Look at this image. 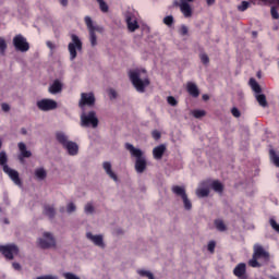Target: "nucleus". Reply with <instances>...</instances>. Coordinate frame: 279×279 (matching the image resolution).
Here are the masks:
<instances>
[{
    "instance_id": "f257e3e1",
    "label": "nucleus",
    "mask_w": 279,
    "mask_h": 279,
    "mask_svg": "<svg viewBox=\"0 0 279 279\" xmlns=\"http://www.w3.org/2000/svg\"><path fill=\"white\" fill-rule=\"evenodd\" d=\"M125 149L130 151L131 156L133 158H136L135 160V171L137 173H145V169H147V159L145 158V154L140 148L134 147V145L126 143Z\"/></svg>"
},
{
    "instance_id": "f03ea898",
    "label": "nucleus",
    "mask_w": 279,
    "mask_h": 279,
    "mask_svg": "<svg viewBox=\"0 0 279 279\" xmlns=\"http://www.w3.org/2000/svg\"><path fill=\"white\" fill-rule=\"evenodd\" d=\"M56 138L60 145H62L63 149H66L69 156H77L80 151V146L77 143L69 141V136L63 132H57Z\"/></svg>"
},
{
    "instance_id": "7ed1b4c3",
    "label": "nucleus",
    "mask_w": 279,
    "mask_h": 279,
    "mask_svg": "<svg viewBox=\"0 0 279 279\" xmlns=\"http://www.w3.org/2000/svg\"><path fill=\"white\" fill-rule=\"evenodd\" d=\"M129 77L137 93H144L149 85V78L142 80L138 71H131Z\"/></svg>"
},
{
    "instance_id": "20e7f679",
    "label": "nucleus",
    "mask_w": 279,
    "mask_h": 279,
    "mask_svg": "<svg viewBox=\"0 0 279 279\" xmlns=\"http://www.w3.org/2000/svg\"><path fill=\"white\" fill-rule=\"evenodd\" d=\"M71 40L72 41L68 45V50L70 53V60L73 62V60L77 58V51H82L83 44L80 37L75 34L71 35Z\"/></svg>"
},
{
    "instance_id": "39448f33",
    "label": "nucleus",
    "mask_w": 279,
    "mask_h": 279,
    "mask_svg": "<svg viewBox=\"0 0 279 279\" xmlns=\"http://www.w3.org/2000/svg\"><path fill=\"white\" fill-rule=\"evenodd\" d=\"M172 193L178 197H181V199L183 201L185 210H191V208H193V204L191 203V199H189V195H186V189H184V186H180V185L172 186Z\"/></svg>"
},
{
    "instance_id": "423d86ee",
    "label": "nucleus",
    "mask_w": 279,
    "mask_h": 279,
    "mask_svg": "<svg viewBox=\"0 0 279 279\" xmlns=\"http://www.w3.org/2000/svg\"><path fill=\"white\" fill-rule=\"evenodd\" d=\"M81 123L83 128H97L99 125V119H97V113L95 111H89L87 114L81 116Z\"/></svg>"
},
{
    "instance_id": "0eeeda50",
    "label": "nucleus",
    "mask_w": 279,
    "mask_h": 279,
    "mask_svg": "<svg viewBox=\"0 0 279 279\" xmlns=\"http://www.w3.org/2000/svg\"><path fill=\"white\" fill-rule=\"evenodd\" d=\"M0 253L7 260H14V256L19 255V246L16 244L0 245Z\"/></svg>"
},
{
    "instance_id": "6e6552de",
    "label": "nucleus",
    "mask_w": 279,
    "mask_h": 279,
    "mask_svg": "<svg viewBox=\"0 0 279 279\" xmlns=\"http://www.w3.org/2000/svg\"><path fill=\"white\" fill-rule=\"evenodd\" d=\"M84 21L89 31L90 45L92 47H95L97 45V35L95 32H99V28L93 24V19H90V16H85Z\"/></svg>"
},
{
    "instance_id": "1a4fd4ad",
    "label": "nucleus",
    "mask_w": 279,
    "mask_h": 279,
    "mask_svg": "<svg viewBox=\"0 0 279 279\" xmlns=\"http://www.w3.org/2000/svg\"><path fill=\"white\" fill-rule=\"evenodd\" d=\"M37 108L43 112H49L51 110H56L58 108V102L53 99L44 98L37 101Z\"/></svg>"
},
{
    "instance_id": "9d476101",
    "label": "nucleus",
    "mask_w": 279,
    "mask_h": 279,
    "mask_svg": "<svg viewBox=\"0 0 279 279\" xmlns=\"http://www.w3.org/2000/svg\"><path fill=\"white\" fill-rule=\"evenodd\" d=\"M13 45L16 51H21L22 53L29 51V43H27V39L23 35H16L13 38Z\"/></svg>"
},
{
    "instance_id": "9b49d317",
    "label": "nucleus",
    "mask_w": 279,
    "mask_h": 279,
    "mask_svg": "<svg viewBox=\"0 0 279 279\" xmlns=\"http://www.w3.org/2000/svg\"><path fill=\"white\" fill-rule=\"evenodd\" d=\"M38 243L41 250H49V247H56V239L50 232H45L44 238L39 239Z\"/></svg>"
},
{
    "instance_id": "f8f14e48",
    "label": "nucleus",
    "mask_w": 279,
    "mask_h": 279,
    "mask_svg": "<svg viewBox=\"0 0 279 279\" xmlns=\"http://www.w3.org/2000/svg\"><path fill=\"white\" fill-rule=\"evenodd\" d=\"M78 106L80 108H83L84 106H88L89 108H93V106H95V94L82 93Z\"/></svg>"
},
{
    "instance_id": "ddd939ff",
    "label": "nucleus",
    "mask_w": 279,
    "mask_h": 279,
    "mask_svg": "<svg viewBox=\"0 0 279 279\" xmlns=\"http://www.w3.org/2000/svg\"><path fill=\"white\" fill-rule=\"evenodd\" d=\"M3 171L7 173V175H9V178H11L14 184H16L17 186H21L23 184V182L21 181V177H19V171L10 168V166H4Z\"/></svg>"
},
{
    "instance_id": "4468645a",
    "label": "nucleus",
    "mask_w": 279,
    "mask_h": 279,
    "mask_svg": "<svg viewBox=\"0 0 279 279\" xmlns=\"http://www.w3.org/2000/svg\"><path fill=\"white\" fill-rule=\"evenodd\" d=\"M125 22L128 25V29L130 32H136L138 29V21H136V17L132 13H126L125 14Z\"/></svg>"
},
{
    "instance_id": "2eb2a0df",
    "label": "nucleus",
    "mask_w": 279,
    "mask_h": 279,
    "mask_svg": "<svg viewBox=\"0 0 279 279\" xmlns=\"http://www.w3.org/2000/svg\"><path fill=\"white\" fill-rule=\"evenodd\" d=\"M253 256H255V258H264L265 260H269V253L265 251V248H263L260 244L254 245Z\"/></svg>"
},
{
    "instance_id": "dca6fc26",
    "label": "nucleus",
    "mask_w": 279,
    "mask_h": 279,
    "mask_svg": "<svg viewBox=\"0 0 279 279\" xmlns=\"http://www.w3.org/2000/svg\"><path fill=\"white\" fill-rule=\"evenodd\" d=\"M167 151V146H165L163 144L155 147L153 149V156L155 160H161L162 156H165V153Z\"/></svg>"
},
{
    "instance_id": "f3484780",
    "label": "nucleus",
    "mask_w": 279,
    "mask_h": 279,
    "mask_svg": "<svg viewBox=\"0 0 279 279\" xmlns=\"http://www.w3.org/2000/svg\"><path fill=\"white\" fill-rule=\"evenodd\" d=\"M246 271H247V265H245V263H240L233 269V275L236 276V278H243Z\"/></svg>"
},
{
    "instance_id": "a211bd4d",
    "label": "nucleus",
    "mask_w": 279,
    "mask_h": 279,
    "mask_svg": "<svg viewBox=\"0 0 279 279\" xmlns=\"http://www.w3.org/2000/svg\"><path fill=\"white\" fill-rule=\"evenodd\" d=\"M17 147L20 149V160H23V158H32V151L27 150V146L25 145V143L20 142L17 144Z\"/></svg>"
},
{
    "instance_id": "6ab92c4d",
    "label": "nucleus",
    "mask_w": 279,
    "mask_h": 279,
    "mask_svg": "<svg viewBox=\"0 0 279 279\" xmlns=\"http://www.w3.org/2000/svg\"><path fill=\"white\" fill-rule=\"evenodd\" d=\"M48 90L51 95H58V93H62V82H60V80H54Z\"/></svg>"
},
{
    "instance_id": "aec40b11",
    "label": "nucleus",
    "mask_w": 279,
    "mask_h": 279,
    "mask_svg": "<svg viewBox=\"0 0 279 279\" xmlns=\"http://www.w3.org/2000/svg\"><path fill=\"white\" fill-rule=\"evenodd\" d=\"M186 90L191 97L197 98L199 97V88H197V85L193 82H189L186 86Z\"/></svg>"
},
{
    "instance_id": "412c9836",
    "label": "nucleus",
    "mask_w": 279,
    "mask_h": 279,
    "mask_svg": "<svg viewBox=\"0 0 279 279\" xmlns=\"http://www.w3.org/2000/svg\"><path fill=\"white\" fill-rule=\"evenodd\" d=\"M180 10L185 19L193 16V10L191 9V4H189V2H182Z\"/></svg>"
},
{
    "instance_id": "4be33fe9",
    "label": "nucleus",
    "mask_w": 279,
    "mask_h": 279,
    "mask_svg": "<svg viewBox=\"0 0 279 279\" xmlns=\"http://www.w3.org/2000/svg\"><path fill=\"white\" fill-rule=\"evenodd\" d=\"M86 236H87V239H89V241H93L94 244H96L98 247H104V236L93 235V233H90V232H87Z\"/></svg>"
},
{
    "instance_id": "5701e85b",
    "label": "nucleus",
    "mask_w": 279,
    "mask_h": 279,
    "mask_svg": "<svg viewBox=\"0 0 279 279\" xmlns=\"http://www.w3.org/2000/svg\"><path fill=\"white\" fill-rule=\"evenodd\" d=\"M107 175H109V178H111V180H114V182H117L118 178L117 174L112 171V165L108 161H105L102 165Z\"/></svg>"
},
{
    "instance_id": "b1692460",
    "label": "nucleus",
    "mask_w": 279,
    "mask_h": 279,
    "mask_svg": "<svg viewBox=\"0 0 279 279\" xmlns=\"http://www.w3.org/2000/svg\"><path fill=\"white\" fill-rule=\"evenodd\" d=\"M210 189L215 191V193H219V195H221L223 193V183H221V181L219 180H214L210 183Z\"/></svg>"
},
{
    "instance_id": "393cba45",
    "label": "nucleus",
    "mask_w": 279,
    "mask_h": 279,
    "mask_svg": "<svg viewBox=\"0 0 279 279\" xmlns=\"http://www.w3.org/2000/svg\"><path fill=\"white\" fill-rule=\"evenodd\" d=\"M44 215L49 217V219H53V217H56V208H53L51 205H45Z\"/></svg>"
},
{
    "instance_id": "a878e982",
    "label": "nucleus",
    "mask_w": 279,
    "mask_h": 279,
    "mask_svg": "<svg viewBox=\"0 0 279 279\" xmlns=\"http://www.w3.org/2000/svg\"><path fill=\"white\" fill-rule=\"evenodd\" d=\"M250 86L252 90L256 93V95L263 93V88H260V85L258 84V82L255 81V78H250Z\"/></svg>"
},
{
    "instance_id": "bb28decb",
    "label": "nucleus",
    "mask_w": 279,
    "mask_h": 279,
    "mask_svg": "<svg viewBox=\"0 0 279 279\" xmlns=\"http://www.w3.org/2000/svg\"><path fill=\"white\" fill-rule=\"evenodd\" d=\"M255 98L262 108H267V96L265 94H256Z\"/></svg>"
},
{
    "instance_id": "cd10ccee",
    "label": "nucleus",
    "mask_w": 279,
    "mask_h": 279,
    "mask_svg": "<svg viewBox=\"0 0 279 279\" xmlns=\"http://www.w3.org/2000/svg\"><path fill=\"white\" fill-rule=\"evenodd\" d=\"M0 166L2 167L3 171L5 170V167L8 166V154L5 151L0 153Z\"/></svg>"
},
{
    "instance_id": "c85d7f7f",
    "label": "nucleus",
    "mask_w": 279,
    "mask_h": 279,
    "mask_svg": "<svg viewBox=\"0 0 279 279\" xmlns=\"http://www.w3.org/2000/svg\"><path fill=\"white\" fill-rule=\"evenodd\" d=\"M35 175L37 180H45L47 178V171L44 168H37L35 170Z\"/></svg>"
},
{
    "instance_id": "c756f323",
    "label": "nucleus",
    "mask_w": 279,
    "mask_h": 279,
    "mask_svg": "<svg viewBox=\"0 0 279 279\" xmlns=\"http://www.w3.org/2000/svg\"><path fill=\"white\" fill-rule=\"evenodd\" d=\"M215 227L219 232H226L227 230L226 223L221 219L215 220Z\"/></svg>"
},
{
    "instance_id": "7c9ffc66",
    "label": "nucleus",
    "mask_w": 279,
    "mask_h": 279,
    "mask_svg": "<svg viewBox=\"0 0 279 279\" xmlns=\"http://www.w3.org/2000/svg\"><path fill=\"white\" fill-rule=\"evenodd\" d=\"M270 160L274 162L275 167H279V155L276 154V150H269Z\"/></svg>"
},
{
    "instance_id": "2f4dec72",
    "label": "nucleus",
    "mask_w": 279,
    "mask_h": 279,
    "mask_svg": "<svg viewBox=\"0 0 279 279\" xmlns=\"http://www.w3.org/2000/svg\"><path fill=\"white\" fill-rule=\"evenodd\" d=\"M196 195L197 197H208V195H210V190H208L207 187L197 189Z\"/></svg>"
},
{
    "instance_id": "473e14b6",
    "label": "nucleus",
    "mask_w": 279,
    "mask_h": 279,
    "mask_svg": "<svg viewBox=\"0 0 279 279\" xmlns=\"http://www.w3.org/2000/svg\"><path fill=\"white\" fill-rule=\"evenodd\" d=\"M193 118L194 119H202L203 117H206V111L205 110H199L195 109L192 111Z\"/></svg>"
},
{
    "instance_id": "72a5a7b5",
    "label": "nucleus",
    "mask_w": 279,
    "mask_h": 279,
    "mask_svg": "<svg viewBox=\"0 0 279 279\" xmlns=\"http://www.w3.org/2000/svg\"><path fill=\"white\" fill-rule=\"evenodd\" d=\"M5 49H8V44L3 37H0V54L5 56Z\"/></svg>"
},
{
    "instance_id": "f704fd0d",
    "label": "nucleus",
    "mask_w": 279,
    "mask_h": 279,
    "mask_svg": "<svg viewBox=\"0 0 279 279\" xmlns=\"http://www.w3.org/2000/svg\"><path fill=\"white\" fill-rule=\"evenodd\" d=\"M269 223H270L272 230H275V232H277L279 234V225H278V222H276V219L270 218Z\"/></svg>"
},
{
    "instance_id": "c9c22d12",
    "label": "nucleus",
    "mask_w": 279,
    "mask_h": 279,
    "mask_svg": "<svg viewBox=\"0 0 279 279\" xmlns=\"http://www.w3.org/2000/svg\"><path fill=\"white\" fill-rule=\"evenodd\" d=\"M251 267H260V263H258V257L253 255V258L248 262Z\"/></svg>"
},
{
    "instance_id": "e433bc0d",
    "label": "nucleus",
    "mask_w": 279,
    "mask_h": 279,
    "mask_svg": "<svg viewBox=\"0 0 279 279\" xmlns=\"http://www.w3.org/2000/svg\"><path fill=\"white\" fill-rule=\"evenodd\" d=\"M137 274H140L142 277H146L148 279H154V274H151L147 270H138Z\"/></svg>"
},
{
    "instance_id": "4c0bfd02",
    "label": "nucleus",
    "mask_w": 279,
    "mask_h": 279,
    "mask_svg": "<svg viewBox=\"0 0 279 279\" xmlns=\"http://www.w3.org/2000/svg\"><path fill=\"white\" fill-rule=\"evenodd\" d=\"M101 12H108V4L104 0H97Z\"/></svg>"
},
{
    "instance_id": "58836bf2",
    "label": "nucleus",
    "mask_w": 279,
    "mask_h": 279,
    "mask_svg": "<svg viewBox=\"0 0 279 279\" xmlns=\"http://www.w3.org/2000/svg\"><path fill=\"white\" fill-rule=\"evenodd\" d=\"M247 8H250V2L242 1L241 5L238 7V10L240 12H245V10H247Z\"/></svg>"
},
{
    "instance_id": "ea45409f",
    "label": "nucleus",
    "mask_w": 279,
    "mask_h": 279,
    "mask_svg": "<svg viewBox=\"0 0 279 279\" xmlns=\"http://www.w3.org/2000/svg\"><path fill=\"white\" fill-rule=\"evenodd\" d=\"M215 247H217V243L215 241H210L207 245V250L210 254H215Z\"/></svg>"
},
{
    "instance_id": "a19ab883",
    "label": "nucleus",
    "mask_w": 279,
    "mask_h": 279,
    "mask_svg": "<svg viewBox=\"0 0 279 279\" xmlns=\"http://www.w3.org/2000/svg\"><path fill=\"white\" fill-rule=\"evenodd\" d=\"M270 14L271 17L275 19L276 21H278L279 19V13H278V9L276 7H271L270 9Z\"/></svg>"
},
{
    "instance_id": "79ce46f5",
    "label": "nucleus",
    "mask_w": 279,
    "mask_h": 279,
    "mask_svg": "<svg viewBox=\"0 0 279 279\" xmlns=\"http://www.w3.org/2000/svg\"><path fill=\"white\" fill-rule=\"evenodd\" d=\"M163 23L165 25H167L168 27H171V25H173V17L172 15H168L163 19Z\"/></svg>"
},
{
    "instance_id": "37998d69",
    "label": "nucleus",
    "mask_w": 279,
    "mask_h": 279,
    "mask_svg": "<svg viewBox=\"0 0 279 279\" xmlns=\"http://www.w3.org/2000/svg\"><path fill=\"white\" fill-rule=\"evenodd\" d=\"M199 58L203 64H208V62H210V58H208V54L206 53H201Z\"/></svg>"
},
{
    "instance_id": "c03bdc74",
    "label": "nucleus",
    "mask_w": 279,
    "mask_h": 279,
    "mask_svg": "<svg viewBox=\"0 0 279 279\" xmlns=\"http://www.w3.org/2000/svg\"><path fill=\"white\" fill-rule=\"evenodd\" d=\"M167 101L169 106H173V107L178 106V100L173 96H168Z\"/></svg>"
},
{
    "instance_id": "a18cd8bd",
    "label": "nucleus",
    "mask_w": 279,
    "mask_h": 279,
    "mask_svg": "<svg viewBox=\"0 0 279 279\" xmlns=\"http://www.w3.org/2000/svg\"><path fill=\"white\" fill-rule=\"evenodd\" d=\"M179 34L181 36H186V34H189V27H186V25H182L179 29Z\"/></svg>"
},
{
    "instance_id": "49530a36",
    "label": "nucleus",
    "mask_w": 279,
    "mask_h": 279,
    "mask_svg": "<svg viewBox=\"0 0 279 279\" xmlns=\"http://www.w3.org/2000/svg\"><path fill=\"white\" fill-rule=\"evenodd\" d=\"M231 113L233 114V117H235V119H239V117H241V111H239L236 107H233L231 109Z\"/></svg>"
},
{
    "instance_id": "de8ad7c7",
    "label": "nucleus",
    "mask_w": 279,
    "mask_h": 279,
    "mask_svg": "<svg viewBox=\"0 0 279 279\" xmlns=\"http://www.w3.org/2000/svg\"><path fill=\"white\" fill-rule=\"evenodd\" d=\"M151 136H153V138H155V141H160L161 134L159 133L158 130H155L151 132Z\"/></svg>"
},
{
    "instance_id": "09e8293b",
    "label": "nucleus",
    "mask_w": 279,
    "mask_h": 279,
    "mask_svg": "<svg viewBox=\"0 0 279 279\" xmlns=\"http://www.w3.org/2000/svg\"><path fill=\"white\" fill-rule=\"evenodd\" d=\"M64 278L65 279H81L80 277L75 276L73 272H65Z\"/></svg>"
},
{
    "instance_id": "8fccbe9b",
    "label": "nucleus",
    "mask_w": 279,
    "mask_h": 279,
    "mask_svg": "<svg viewBox=\"0 0 279 279\" xmlns=\"http://www.w3.org/2000/svg\"><path fill=\"white\" fill-rule=\"evenodd\" d=\"M95 211V207H93V204H87L85 206V213L90 214Z\"/></svg>"
},
{
    "instance_id": "3c124183",
    "label": "nucleus",
    "mask_w": 279,
    "mask_h": 279,
    "mask_svg": "<svg viewBox=\"0 0 279 279\" xmlns=\"http://www.w3.org/2000/svg\"><path fill=\"white\" fill-rule=\"evenodd\" d=\"M75 210H76L75 204L70 203L68 205V213H75Z\"/></svg>"
},
{
    "instance_id": "603ef678",
    "label": "nucleus",
    "mask_w": 279,
    "mask_h": 279,
    "mask_svg": "<svg viewBox=\"0 0 279 279\" xmlns=\"http://www.w3.org/2000/svg\"><path fill=\"white\" fill-rule=\"evenodd\" d=\"M109 97H110V99H117V92L114 89H110Z\"/></svg>"
},
{
    "instance_id": "864d4df0",
    "label": "nucleus",
    "mask_w": 279,
    "mask_h": 279,
    "mask_svg": "<svg viewBox=\"0 0 279 279\" xmlns=\"http://www.w3.org/2000/svg\"><path fill=\"white\" fill-rule=\"evenodd\" d=\"M1 108H2L3 112H10V105L3 102V104L1 105Z\"/></svg>"
},
{
    "instance_id": "5fc2aeb1",
    "label": "nucleus",
    "mask_w": 279,
    "mask_h": 279,
    "mask_svg": "<svg viewBox=\"0 0 279 279\" xmlns=\"http://www.w3.org/2000/svg\"><path fill=\"white\" fill-rule=\"evenodd\" d=\"M36 279H58V276L48 275V276L37 277Z\"/></svg>"
},
{
    "instance_id": "6e6d98bb",
    "label": "nucleus",
    "mask_w": 279,
    "mask_h": 279,
    "mask_svg": "<svg viewBox=\"0 0 279 279\" xmlns=\"http://www.w3.org/2000/svg\"><path fill=\"white\" fill-rule=\"evenodd\" d=\"M12 267H13V269H15V271H21V264L14 262V263L12 264Z\"/></svg>"
},
{
    "instance_id": "4d7b16f0",
    "label": "nucleus",
    "mask_w": 279,
    "mask_h": 279,
    "mask_svg": "<svg viewBox=\"0 0 279 279\" xmlns=\"http://www.w3.org/2000/svg\"><path fill=\"white\" fill-rule=\"evenodd\" d=\"M46 45L48 49H51V50L56 49V45H53L51 41H47Z\"/></svg>"
},
{
    "instance_id": "13d9d810",
    "label": "nucleus",
    "mask_w": 279,
    "mask_h": 279,
    "mask_svg": "<svg viewBox=\"0 0 279 279\" xmlns=\"http://www.w3.org/2000/svg\"><path fill=\"white\" fill-rule=\"evenodd\" d=\"M59 3H61L63 8H66V5H69V0H59Z\"/></svg>"
},
{
    "instance_id": "bf43d9fd",
    "label": "nucleus",
    "mask_w": 279,
    "mask_h": 279,
    "mask_svg": "<svg viewBox=\"0 0 279 279\" xmlns=\"http://www.w3.org/2000/svg\"><path fill=\"white\" fill-rule=\"evenodd\" d=\"M208 99H210V96L204 94V95H203V100H204V101H208Z\"/></svg>"
},
{
    "instance_id": "052dcab7",
    "label": "nucleus",
    "mask_w": 279,
    "mask_h": 279,
    "mask_svg": "<svg viewBox=\"0 0 279 279\" xmlns=\"http://www.w3.org/2000/svg\"><path fill=\"white\" fill-rule=\"evenodd\" d=\"M207 5H213L215 3V0H206Z\"/></svg>"
},
{
    "instance_id": "680f3d73",
    "label": "nucleus",
    "mask_w": 279,
    "mask_h": 279,
    "mask_svg": "<svg viewBox=\"0 0 279 279\" xmlns=\"http://www.w3.org/2000/svg\"><path fill=\"white\" fill-rule=\"evenodd\" d=\"M269 279H278V278H276L275 276H270Z\"/></svg>"
},
{
    "instance_id": "e2e57ef3",
    "label": "nucleus",
    "mask_w": 279,
    "mask_h": 279,
    "mask_svg": "<svg viewBox=\"0 0 279 279\" xmlns=\"http://www.w3.org/2000/svg\"><path fill=\"white\" fill-rule=\"evenodd\" d=\"M2 146H3V143L0 141V149H1Z\"/></svg>"
},
{
    "instance_id": "0e129e2a",
    "label": "nucleus",
    "mask_w": 279,
    "mask_h": 279,
    "mask_svg": "<svg viewBox=\"0 0 279 279\" xmlns=\"http://www.w3.org/2000/svg\"><path fill=\"white\" fill-rule=\"evenodd\" d=\"M22 134H27V131H22Z\"/></svg>"
},
{
    "instance_id": "69168bd1",
    "label": "nucleus",
    "mask_w": 279,
    "mask_h": 279,
    "mask_svg": "<svg viewBox=\"0 0 279 279\" xmlns=\"http://www.w3.org/2000/svg\"><path fill=\"white\" fill-rule=\"evenodd\" d=\"M277 3L279 4V0H277Z\"/></svg>"
},
{
    "instance_id": "338daca9",
    "label": "nucleus",
    "mask_w": 279,
    "mask_h": 279,
    "mask_svg": "<svg viewBox=\"0 0 279 279\" xmlns=\"http://www.w3.org/2000/svg\"><path fill=\"white\" fill-rule=\"evenodd\" d=\"M187 1H190V2H191V1H193V0H187Z\"/></svg>"
}]
</instances>
